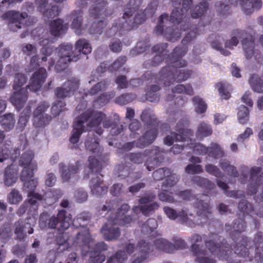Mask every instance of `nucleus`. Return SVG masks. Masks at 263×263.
Listing matches in <instances>:
<instances>
[{"label":"nucleus","mask_w":263,"mask_h":263,"mask_svg":"<svg viewBox=\"0 0 263 263\" xmlns=\"http://www.w3.org/2000/svg\"><path fill=\"white\" fill-rule=\"evenodd\" d=\"M77 216L72 221V216L65 210L58 211L56 216L50 215L47 212L42 213L39 217V225L42 229H55L57 227L58 234L56 240L61 246H67V249L71 247H82L83 251H89L92 237L88 228Z\"/></svg>","instance_id":"obj_1"},{"label":"nucleus","mask_w":263,"mask_h":263,"mask_svg":"<svg viewBox=\"0 0 263 263\" xmlns=\"http://www.w3.org/2000/svg\"><path fill=\"white\" fill-rule=\"evenodd\" d=\"M196 36L194 31L188 32L182 39V45L176 47L172 52L170 58V64L163 67L159 72V81L163 83L164 86H170L175 82L181 83L189 79L193 71L187 69H180L186 67L187 62L181 58L186 53L188 48L187 44L194 40Z\"/></svg>","instance_id":"obj_2"},{"label":"nucleus","mask_w":263,"mask_h":263,"mask_svg":"<svg viewBox=\"0 0 263 263\" xmlns=\"http://www.w3.org/2000/svg\"><path fill=\"white\" fill-rule=\"evenodd\" d=\"M47 78L46 69L41 67L36 70L30 79V83L26 88L22 87L26 83L27 78L22 73H17L14 76L13 84V89L15 91L10 98V101L18 110H20L24 106L28 99L27 89L36 92L42 87Z\"/></svg>","instance_id":"obj_3"},{"label":"nucleus","mask_w":263,"mask_h":263,"mask_svg":"<svg viewBox=\"0 0 263 263\" xmlns=\"http://www.w3.org/2000/svg\"><path fill=\"white\" fill-rule=\"evenodd\" d=\"M142 0H130L124 8L123 16L114 23L109 31L121 34L124 31H129L139 25L143 24L147 17H152L156 9L147 7L144 11H138Z\"/></svg>","instance_id":"obj_4"},{"label":"nucleus","mask_w":263,"mask_h":263,"mask_svg":"<svg viewBox=\"0 0 263 263\" xmlns=\"http://www.w3.org/2000/svg\"><path fill=\"white\" fill-rule=\"evenodd\" d=\"M246 222L242 218L235 219L232 227L229 224L225 225V230L230 232V237L235 241L233 247L234 253L239 257H243L246 261H251L253 260V254L251 250L253 251V248L250 245L248 238L241 235V233L246 231Z\"/></svg>","instance_id":"obj_5"},{"label":"nucleus","mask_w":263,"mask_h":263,"mask_svg":"<svg viewBox=\"0 0 263 263\" xmlns=\"http://www.w3.org/2000/svg\"><path fill=\"white\" fill-rule=\"evenodd\" d=\"M75 48L78 50V53L77 54L72 51L73 46L71 44H62L59 46L58 50L59 59L55 66L57 71L64 70L71 61L76 62L80 59L81 53L87 55L92 50L88 41L84 39L78 40L76 43Z\"/></svg>","instance_id":"obj_6"},{"label":"nucleus","mask_w":263,"mask_h":263,"mask_svg":"<svg viewBox=\"0 0 263 263\" xmlns=\"http://www.w3.org/2000/svg\"><path fill=\"white\" fill-rule=\"evenodd\" d=\"M197 208L196 217H194L195 221L189 219L188 215L192 216L193 214L188 213L187 210L182 209L179 211L178 213V217L180 222L193 228L196 225L203 226L211 219L212 213L209 202H205L203 200H200L197 203Z\"/></svg>","instance_id":"obj_7"},{"label":"nucleus","mask_w":263,"mask_h":263,"mask_svg":"<svg viewBox=\"0 0 263 263\" xmlns=\"http://www.w3.org/2000/svg\"><path fill=\"white\" fill-rule=\"evenodd\" d=\"M34 153L31 150L25 152L21 156L19 165L24 168L21 173V180L25 182V186L33 189L36 187L37 180L34 177V172L37 169V163L32 161Z\"/></svg>","instance_id":"obj_8"},{"label":"nucleus","mask_w":263,"mask_h":263,"mask_svg":"<svg viewBox=\"0 0 263 263\" xmlns=\"http://www.w3.org/2000/svg\"><path fill=\"white\" fill-rule=\"evenodd\" d=\"M205 248L213 255H217L220 259H224L227 263H241L240 261L231 260L230 255L232 254L226 240L216 233L209 234V239L204 241ZM232 250H234L233 248Z\"/></svg>","instance_id":"obj_9"},{"label":"nucleus","mask_w":263,"mask_h":263,"mask_svg":"<svg viewBox=\"0 0 263 263\" xmlns=\"http://www.w3.org/2000/svg\"><path fill=\"white\" fill-rule=\"evenodd\" d=\"M88 160L89 169L92 173H95V176L91 178L89 182L91 192L93 195L101 197L108 192V187L104 183L102 179L103 176L100 173L102 169V163L94 156L89 157Z\"/></svg>","instance_id":"obj_10"},{"label":"nucleus","mask_w":263,"mask_h":263,"mask_svg":"<svg viewBox=\"0 0 263 263\" xmlns=\"http://www.w3.org/2000/svg\"><path fill=\"white\" fill-rule=\"evenodd\" d=\"M231 35L232 36L231 39L225 42V47L233 49L234 46H236L238 45V39H242L241 43L246 58L247 59L252 58L255 53L253 36L244 30L238 29L233 30Z\"/></svg>","instance_id":"obj_11"},{"label":"nucleus","mask_w":263,"mask_h":263,"mask_svg":"<svg viewBox=\"0 0 263 263\" xmlns=\"http://www.w3.org/2000/svg\"><path fill=\"white\" fill-rule=\"evenodd\" d=\"M156 195L151 193L140 197L138 200V205L133 206V212L138 214L141 213L145 216H149L159 208V204L154 201Z\"/></svg>","instance_id":"obj_12"},{"label":"nucleus","mask_w":263,"mask_h":263,"mask_svg":"<svg viewBox=\"0 0 263 263\" xmlns=\"http://www.w3.org/2000/svg\"><path fill=\"white\" fill-rule=\"evenodd\" d=\"M168 14L167 13H163L160 16L158 25L156 26L154 29V32L157 35H161L164 31V36L168 40L171 42H175L180 38L181 33V30L175 27L174 28V26L171 27L168 26L166 27L164 30V22H168Z\"/></svg>","instance_id":"obj_13"},{"label":"nucleus","mask_w":263,"mask_h":263,"mask_svg":"<svg viewBox=\"0 0 263 263\" xmlns=\"http://www.w3.org/2000/svg\"><path fill=\"white\" fill-rule=\"evenodd\" d=\"M189 124L186 119H181L177 124L176 130L178 133L172 132L170 135L166 136L164 139L165 144L171 146L175 141H185L191 136L193 132L190 129L179 127L180 125L185 126Z\"/></svg>","instance_id":"obj_14"},{"label":"nucleus","mask_w":263,"mask_h":263,"mask_svg":"<svg viewBox=\"0 0 263 263\" xmlns=\"http://www.w3.org/2000/svg\"><path fill=\"white\" fill-rule=\"evenodd\" d=\"M261 167L253 166L250 171L249 183L247 191L249 195L256 193L259 186L263 184V156L258 160Z\"/></svg>","instance_id":"obj_15"},{"label":"nucleus","mask_w":263,"mask_h":263,"mask_svg":"<svg viewBox=\"0 0 263 263\" xmlns=\"http://www.w3.org/2000/svg\"><path fill=\"white\" fill-rule=\"evenodd\" d=\"M28 16V13L26 12H20L15 10H9L3 13L1 17L3 20L8 21L9 29L15 32L22 28L24 21Z\"/></svg>","instance_id":"obj_16"},{"label":"nucleus","mask_w":263,"mask_h":263,"mask_svg":"<svg viewBox=\"0 0 263 263\" xmlns=\"http://www.w3.org/2000/svg\"><path fill=\"white\" fill-rule=\"evenodd\" d=\"M160 152L159 147L153 146L143 153H130L127 155V157L131 162L135 164L142 163L145 157H154L153 161L157 165L163 159L160 156L161 155Z\"/></svg>","instance_id":"obj_17"},{"label":"nucleus","mask_w":263,"mask_h":263,"mask_svg":"<svg viewBox=\"0 0 263 263\" xmlns=\"http://www.w3.org/2000/svg\"><path fill=\"white\" fill-rule=\"evenodd\" d=\"M105 117V115L101 111H98L92 109H88L77 118L81 121V123L84 125L89 119L90 121L87 124V129L88 127L99 126Z\"/></svg>","instance_id":"obj_18"},{"label":"nucleus","mask_w":263,"mask_h":263,"mask_svg":"<svg viewBox=\"0 0 263 263\" xmlns=\"http://www.w3.org/2000/svg\"><path fill=\"white\" fill-rule=\"evenodd\" d=\"M103 132V130L101 127L98 128L95 132H89L85 142L86 149L92 153L96 154L97 156H99L103 151L99 144V138Z\"/></svg>","instance_id":"obj_19"},{"label":"nucleus","mask_w":263,"mask_h":263,"mask_svg":"<svg viewBox=\"0 0 263 263\" xmlns=\"http://www.w3.org/2000/svg\"><path fill=\"white\" fill-rule=\"evenodd\" d=\"M80 81L77 78H71L66 81L61 86L56 88L55 95L57 98L64 99L73 95L79 88Z\"/></svg>","instance_id":"obj_20"},{"label":"nucleus","mask_w":263,"mask_h":263,"mask_svg":"<svg viewBox=\"0 0 263 263\" xmlns=\"http://www.w3.org/2000/svg\"><path fill=\"white\" fill-rule=\"evenodd\" d=\"M159 126H154L147 129L140 138L137 140V147L143 148L153 143L158 135Z\"/></svg>","instance_id":"obj_21"},{"label":"nucleus","mask_w":263,"mask_h":263,"mask_svg":"<svg viewBox=\"0 0 263 263\" xmlns=\"http://www.w3.org/2000/svg\"><path fill=\"white\" fill-rule=\"evenodd\" d=\"M228 2L234 6H237L238 2H239L242 10L248 15L251 14L254 10L259 9L262 5L261 0H228Z\"/></svg>","instance_id":"obj_22"},{"label":"nucleus","mask_w":263,"mask_h":263,"mask_svg":"<svg viewBox=\"0 0 263 263\" xmlns=\"http://www.w3.org/2000/svg\"><path fill=\"white\" fill-rule=\"evenodd\" d=\"M172 3L175 6V8L172 10L171 15L168 16V20L167 21L168 23L176 25L179 24L182 21L184 20L185 22H187L188 20H190V17H186L185 11L179 7H176V5L177 4L181 5V0H171Z\"/></svg>","instance_id":"obj_23"},{"label":"nucleus","mask_w":263,"mask_h":263,"mask_svg":"<svg viewBox=\"0 0 263 263\" xmlns=\"http://www.w3.org/2000/svg\"><path fill=\"white\" fill-rule=\"evenodd\" d=\"M107 2L106 1L102 0L95 5H93L89 9V15L93 18H98L100 17L108 16L113 13V10L110 9H107L106 6Z\"/></svg>","instance_id":"obj_24"},{"label":"nucleus","mask_w":263,"mask_h":263,"mask_svg":"<svg viewBox=\"0 0 263 263\" xmlns=\"http://www.w3.org/2000/svg\"><path fill=\"white\" fill-rule=\"evenodd\" d=\"M117 223L109 221L105 223L101 229V233L106 240H112L117 239L120 235V229L116 226Z\"/></svg>","instance_id":"obj_25"},{"label":"nucleus","mask_w":263,"mask_h":263,"mask_svg":"<svg viewBox=\"0 0 263 263\" xmlns=\"http://www.w3.org/2000/svg\"><path fill=\"white\" fill-rule=\"evenodd\" d=\"M211 233H209L208 235L204 234L202 236L198 234H194L191 236V242L192 245L190 248V250L195 256L206 254L207 251L205 249H201V247H200L198 243L202 241V238L204 239V241L205 239H209V234Z\"/></svg>","instance_id":"obj_26"},{"label":"nucleus","mask_w":263,"mask_h":263,"mask_svg":"<svg viewBox=\"0 0 263 263\" xmlns=\"http://www.w3.org/2000/svg\"><path fill=\"white\" fill-rule=\"evenodd\" d=\"M60 172L64 181H68L71 177L78 173L81 166L80 161H77L75 164H69L66 168V166L63 163H59Z\"/></svg>","instance_id":"obj_27"},{"label":"nucleus","mask_w":263,"mask_h":263,"mask_svg":"<svg viewBox=\"0 0 263 263\" xmlns=\"http://www.w3.org/2000/svg\"><path fill=\"white\" fill-rule=\"evenodd\" d=\"M253 244L255 248V255H253L257 263H263V233L257 232L255 234Z\"/></svg>","instance_id":"obj_28"},{"label":"nucleus","mask_w":263,"mask_h":263,"mask_svg":"<svg viewBox=\"0 0 263 263\" xmlns=\"http://www.w3.org/2000/svg\"><path fill=\"white\" fill-rule=\"evenodd\" d=\"M156 76L157 79H153L154 82L157 84L151 85L146 92V99L147 100L152 102H157L159 101L160 95L159 91L161 89L160 85L163 84L161 81H159V75L155 74Z\"/></svg>","instance_id":"obj_29"},{"label":"nucleus","mask_w":263,"mask_h":263,"mask_svg":"<svg viewBox=\"0 0 263 263\" xmlns=\"http://www.w3.org/2000/svg\"><path fill=\"white\" fill-rule=\"evenodd\" d=\"M88 130V129H86L85 126L76 118L73 123V129L69 138V142L73 144H77L79 141L83 133Z\"/></svg>","instance_id":"obj_30"},{"label":"nucleus","mask_w":263,"mask_h":263,"mask_svg":"<svg viewBox=\"0 0 263 263\" xmlns=\"http://www.w3.org/2000/svg\"><path fill=\"white\" fill-rule=\"evenodd\" d=\"M153 246L145 240L140 241L137 245L136 250L141 253L139 257L133 260L131 263H141L147 257V254L152 251Z\"/></svg>","instance_id":"obj_31"},{"label":"nucleus","mask_w":263,"mask_h":263,"mask_svg":"<svg viewBox=\"0 0 263 263\" xmlns=\"http://www.w3.org/2000/svg\"><path fill=\"white\" fill-rule=\"evenodd\" d=\"M67 28V25L64 23L63 20L57 18L50 22L49 31L52 36L58 37L64 34Z\"/></svg>","instance_id":"obj_32"},{"label":"nucleus","mask_w":263,"mask_h":263,"mask_svg":"<svg viewBox=\"0 0 263 263\" xmlns=\"http://www.w3.org/2000/svg\"><path fill=\"white\" fill-rule=\"evenodd\" d=\"M36 187L33 189H30L25 186V182H24L23 190L28 193V200L26 202L28 204V205L31 209L32 208L34 211H36L38 208V201H41L43 199V196L34 192Z\"/></svg>","instance_id":"obj_33"},{"label":"nucleus","mask_w":263,"mask_h":263,"mask_svg":"<svg viewBox=\"0 0 263 263\" xmlns=\"http://www.w3.org/2000/svg\"><path fill=\"white\" fill-rule=\"evenodd\" d=\"M141 121L147 126H159L160 122L153 111L149 108L145 109L140 116Z\"/></svg>","instance_id":"obj_34"},{"label":"nucleus","mask_w":263,"mask_h":263,"mask_svg":"<svg viewBox=\"0 0 263 263\" xmlns=\"http://www.w3.org/2000/svg\"><path fill=\"white\" fill-rule=\"evenodd\" d=\"M133 172L132 165L124 162L116 166L114 174L121 179L128 177Z\"/></svg>","instance_id":"obj_35"},{"label":"nucleus","mask_w":263,"mask_h":263,"mask_svg":"<svg viewBox=\"0 0 263 263\" xmlns=\"http://www.w3.org/2000/svg\"><path fill=\"white\" fill-rule=\"evenodd\" d=\"M26 226H30L28 223H25L22 219H20L14 223L15 230L14 233L16 235L17 238L20 240L24 239L26 237V234L24 233L25 228ZM28 231V233L31 234L33 233L34 230L30 227Z\"/></svg>","instance_id":"obj_36"},{"label":"nucleus","mask_w":263,"mask_h":263,"mask_svg":"<svg viewBox=\"0 0 263 263\" xmlns=\"http://www.w3.org/2000/svg\"><path fill=\"white\" fill-rule=\"evenodd\" d=\"M71 18L72 19L71 24L72 29H74L76 32H79L81 30L83 24V11L79 9L71 12Z\"/></svg>","instance_id":"obj_37"},{"label":"nucleus","mask_w":263,"mask_h":263,"mask_svg":"<svg viewBox=\"0 0 263 263\" xmlns=\"http://www.w3.org/2000/svg\"><path fill=\"white\" fill-rule=\"evenodd\" d=\"M193 183L204 189L208 191H211L216 189L215 184L207 178L199 176H194L192 179Z\"/></svg>","instance_id":"obj_38"},{"label":"nucleus","mask_w":263,"mask_h":263,"mask_svg":"<svg viewBox=\"0 0 263 263\" xmlns=\"http://www.w3.org/2000/svg\"><path fill=\"white\" fill-rule=\"evenodd\" d=\"M31 112V107L27 105L20 114L17 122V128L19 129L21 131H23L26 126L30 117Z\"/></svg>","instance_id":"obj_39"},{"label":"nucleus","mask_w":263,"mask_h":263,"mask_svg":"<svg viewBox=\"0 0 263 263\" xmlns=\"http://www.w3.org/2000/svg\"><path fill=\"white\" fill-rule=\"evenodd\" d=\"M15 123L14 115L12 113L4 115L0 118V124L6 131L13 129Z\"/></svg>","instance_id":"obj_40"},{"label":"nucleus","mask_w":263,"mask_h":263,"mask_svg":"<svg viewBox=\"0 0 263 263\" xmlns=\"http://www.w3.org/2000/svg\"><path fill=\"white\" fill-rule=\"evenodd\" d=\"M17 179L16 172L11 166H7L5 171L4 183L7 186H12Z\"/></svg>","instance_id":"obj_41"},{"label":"nucleus","mask_w":263,"mask_h":263,"mask_svg":"<svg viewBox=\"0 0 263 263\" xmlns=\"http://www.w3.org/2000/svg\"><path fill=\"white\" fill-rule=\"evenodd\" d=\"M156 248L160 251L167 253H173V243L165 239L161 238L156 239L154 242Z\"/></svg>","instance_id":"obj_42"},{"label":"nucleus","mask_w":263,"mask_h":263,"mask_svg":"<svg viewBox=\"0 0 263 263\" xmlns=\"http://www.w3.org/2000/svg\"><path fill=\"white\" fill-rule=\"evenodd\" d=\"M249 83L254 91L263 93V76L260 77L257 74H252L249 79Z\"/></svg>","instance_id":"obj_43"},{"label":"nucleus","mask_w":263,"mask_h":263,"mask_svg":"<svg viewBox=\"0 0 263 263\" xmlns=\"http://www.w3.org/2000/svg\"><path fill=\"white\" fill-rule=\"evenodd\" d=\"M212 133L213 129L211 125L205 122H201L198 126L196 135L198 138L203 139L211 136Z\"/></svg>","instance_id":"obj_44"},{"label":"nucleus","mask_w":263,"mask_h":263,"mask_svg":"<svg viewBox=\"0 0 263 263\" xmlns=\"http://www.w3.org/2000/svg\"><path fill=\"white\" fill-rule=\"evenodd\" d=\"M33 124L36 128L46 127L49 124L52 119V117L48 114L42 115L38 117H33Z\"/></svg>","instance_id":"obj_45"},{"label":"nucleus","mask_w":263,"mask_h":263,"mask_svg":"<svg viewBox=\"0 0 263 263\" xmlns=\"http://www.w3.org/2000/svg\"><path fill=\"white\" fill-rule=\"evenodd\" d=\"M167 46L168 44L167 43H159L153 46L151 49L153 53L167 57L168 59V60H166L167 65L170 64V58L172 56V53L171 54H168V51L166 49Z\"/></svg>","instance_id":"obj_46"},{"label":"nucleus","mask_w":263,"mask_h":263,"mask_svg":"<svg viewBox=\"0 0 263 263\" xmlns=\"http://www.w3.org/2000/svg\"><path fill=\"white\" fill-rule=\"evenodd\" d=\"M153 79L156 80V76L151 71H147L142 76L141 78L130 79L128 85L129 84L133 87H137L141 85L143 81L153 80Z\"/></svg>","instance_id":"obj_47"},{"label":"nucleus","mask_w":263,"mask_h":263,"mask_svg":"<svg viewBox=\"0 0 263 263\" xmlns=\"http://www.w3.org/2000/svg\"><path fill=\"white\" fill-rule=\"evenodd\" d=\"M209 3L206 1L200 2L191 11V16L193 18L200 17L208 10Z\"/></svg>","instance_id":"obj_48"},{"label":"nucleus","mask_w":263,"mask_h":263,"mask_svg":"<svg viewBox=\"0 0 263 263\" xmlns=\"http://www.w3.org/2000/svg\"><path fill=\"white\" fill-rule=\"evenodd\" d=\"M219 166L228 175L233 177H238L239 174L236 168L231 165L230 161L226 160H221L219 162Z\"/></svg>","instance_id":"obj_49"},{"label":"nucleus","mask_w":263,"mask_h":263,"mask_svg":"<svg viewBox=\"0 0 263 263\" xmlns=\"http://www.w3.org/2000/svg\"><path fill=\"white\" fill-rule=\"evenodd\" d=\"M93 243V240L92 238V241L90 243V246L89 248V251L85 252L83 251L82 247H78L77 248H80L82 254L83 256L87 255L89 252H91L92 253V252H94L95 254L97 253H101V252L106 251L107 249V246L104 242H99L95 244L94 248H92V245Z\"/></svg>","instance_id":"obj_50"},{"label":"nucleus","mask_w":263,"mask_h":263,"mask_svg":"<svg viewBox=\"0 0 263 263\" xmlns=\"http://www.w3.org/2000/svg\"><path fill=\"white\" fill-rule=\"evenodd\" d=\"M192 101L195 106V111L198 114H202L206 111L207 105L203 99L198 96H196L192 98Z\"/></svg>","instance_id":"obj_51"},{"label":"nucleus","mask_w":263,"mask_h":263,"mask_svg":"<svg viewBox=\"0 0 263 263\" xmlns=\"http://www.w3.org/2000/svg\"><path fill=\"white\" fill-rule=\"evenodd\" d=\"M172 91L173 93H184L189 96H193L194 93L193 88L190 84H178L172 88Z\"/></svg>","instance_id":"obj_52"},{"label":"nucleus","mask_w":263,"mask_h":263,"mask_svg":"<svg viewBox=\"0 0 263 263\" xmlns=\"http://www.w3.org/2000/svg\"><path fill=\"white\" fill-rule=\"evenodd\" d=\"M130 206L128 204H123L118 209L117 211L114 215V216H109L108 220L111 221L112 222L117 223L118 220L122 217L125 216L126 213L129 210Z\"/></svg>","instance_id":"obj_53"},{"label":"nucleus","mask_w":263,"mask_h":263,"mask_svg":"<svg viewBox=\"0 0 263 263\" xmlns=\"http://www.w3.org/2000/svg\"><path fill=\"white\" fill-rule=\"evenodd\" d=\"M109 84L107 80H103L92 86L88 90V93L91 96L96 95L99 92L106 90Z\"/></svg>","instance_id":"obj_54"},{"label":"nucleus","mask_w":263,"mask_h":263,"mask_svg":"<svg viewBox=\"0 0 263 263\" xmlns=\"http://www.w3.org/2000/svg\"><path fill=\"white\" fill-rule=\"evenodd\" d=\"M208 155L214 158H218L223 156L224 153L220 145L215 143L211 144L209 147H208Z\"/></svg>","instance_id":"obj_55"},{"label":"nucleus","mask_w":263,"mask_h":263,"mask_svg":"<svg viewBox=\"0 0 263 263\" xmlns=\"http://www.w3.org/2000/svg\"><path fill=\"white\" fill-rule=\"evenodd\" d=\"M168 60L167 57L160 54H156L152 60H148L144 62L143 67L145 68H149L151 67H156L159 65L164 60Z\"/></svg>","instance_id":"obj_56"},{"label":"nucleus","mask_w":263,"mask_h":263,"mask_svg":"<svg viewBox=\"0 0 263 263\" xmlns=\"http://www.w3.org/2000/svg\"><path fill=\"white\" fill-rule=\"evenodd\" d=\"M12 235V230L9 224H5L0 228V239L2 242H6Z\"/></svg>","instance_id":"obj_57"},{"label":"nucleus","mask_w":263,"mask_h":263,"mask_svg":"<svg viewBox=\"0 0 263 263\" xmlns=\"http://www.w3.org/2000/svg\"><path fill=\"white\" fill-rule=\"evenodd\" d=\"M249 108L244 105H241L238 111V119L240 123L242 124H247L249 119Z\"/></svg>","instance_id":"obj_58"},{"label":"nucleus","mask_w":263,"mask_h":263,"mask_svg":"<svg viewBox=\"0 0 263 263\" xmlns=\"http://www.w3.org/2000/svg\"><path fill=\"white\" fill-rule=\"evenodd\" d=\"M136 98V95L132 93L122 94L115 99V102L123 105L132 102Z\"/></svg>","instance_id":"obj_59"},{"label":"nucleus","mask_w":263,"mask_h":263,"mask_svg":"<svg viewBox=\"0 0 263 263\" xmlns=\"http://www.w3.org/2000/svg\"><path fill=\"white\" fill-rule=\"evenodd\" d=\"M60 10L57 5H52L48 7L46 10L44 9L42 12L44 17L48 19L53 18L59 14Z\"/></svg>","instance_id":"obj_60"},{"label":"nucleus","mask_w":263,"mask_h":263,"mask_svg":"<svg viewBox=\"0 0 263 263\" xmlns=\"http://www.w3.org/2000/svg\"><path fill=\"white\" fill-rule=\"evenodd\" d=\"M171 174V170L167 167H163L157 169L153 173V177L154 180L159 181L163 180L165 177L168 176Z\"/></svg>","instance_id":"obj_61"},{"label":"nucleus","mask_w":263,"mask_h":263,"mask_svg":"<svg viewBox=\"0 0 263 263\" xmlns=\"http://www.w3.org/2000/svg\"><path fill=\"white\" fill-rule=\"evenodd\" d=\"M105 26V24L103 21H95L89 28V32L90 34H101Z\"/></svg>","instance_id":"obj_62"},{"label":"nucleus","mask_w":263,"mask_h":263,"mask_svg":"<svg viewBox=\"0 0 263 263\" xmlns=\"http://www.w3.org/2000/svg\"><path fill=\"white\" fill-rule=\"evenodd\" d=\"M238 210L243 213V215H248L253 211V205L246 199H242L238 203Z\"/></svg>","instance_id":"obj_63"},{"label":"nucleus","mask_w":263,"mask_h":263,"mask_svg":"<svg viewBox=\"0 0 263 263\" xmlns=\"http://www.w3.org/2000/svg\"><path fill=\"white\" fill-rule=\"evenodd\" d=\"M126 256L124 251L119 250L115 255L110 257L106 263H124Z\"/></svg>","instance_id":"obj_64"}]
</instances>
